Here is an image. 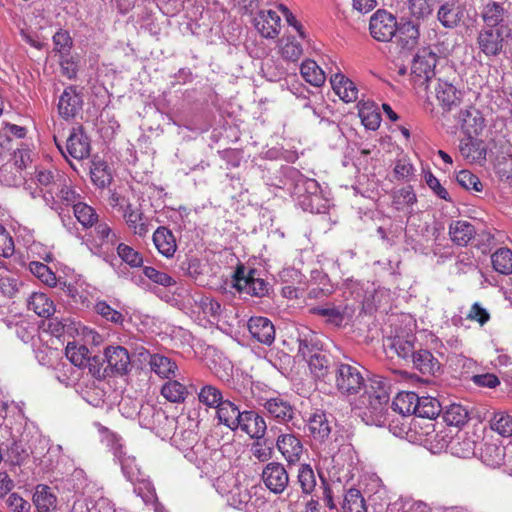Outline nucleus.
<instances>
[{
  "mask_svg": "<svg viewBox=\"0 0 512 512\" xmlns=\"http://www.w3.org/2000/svg\"><path fill=\"white\" fill-rule=\"evenodd\" d=\"M390 395L385 379L375 376L361 396V417L366 424L381 426L386 420Z\"/></svg>",
  "mask_w": 512,
  "mask_h": 512,
  "instance_id": "nucleus-1",
  "label": "nucleus"
},
{
  "mask_svg": "<svg viewBox=\"0 0 512 512\" xmlns=\"http://www.w3.org/2000/svg\"><path fill=\"white\" fill-rule=\"evenodd\" d=\"M294 185V195L298 204L304 211L310 213H324L328 208L327 199L322 195L319 183L315 179L307 178L298 173Z\"/></svg>",
  "mask_w": 512,
  "mask_h": 512,
  "instance_id": "nucleus-2",
  "label": "nucleus"
},
{
  "mask_svg": "<svg viewBox=\"0 0 512 512\" xmlns=\"http://www.w3.org/2000/svg\"><path fill=\"white\" fill-rule=\"evenodd\" d=\"M333 371L335 387L341 395L355 396L365 387V379L359 365L336 363Z\"/></svg>",
  "mask_w": 512,
  "mask_h": 512,
  "instance_id": "nucleus-3",
  "label": "nucleus"
},
{
  "mask_svg": "<svg viewBox=\"0 0 512 512\" xmlns=\"http://www.w3.org/2000/svg\"><path fill=\"white\" fill-rule=\"evenodd\" d=\"M234 287L239 292H245L251 296L263 297L269 291V283L259 277L256 269L246 272L243 265H239L234 273Z\"/></svg>",
  "mask_w": 512,
  "mask_h": 512,
  "instance_id": "nucleus-4",
  "label": "nucleus"
},
{
  "mask_svg": "<svg viewBox=\"0 0 512 512\" xmlns=\"http://www.w3.org/2000/svg\"><path fill=\"white\" fill-rule=\"evenodd\" d=\"M438 61L437 54L430 48L420 49L412 62V75L420 84H427L435 75V67Z\"/></svg>",
  "mask_w": 512,
  "mask_h": 512,
  "instance_id": "nucleus-5",
  "label": "nucleus"
},
{
  "mask_svg": "<svg viewBox=\"0 0 512 512\" xmlns=\"http://www.w3.org/2000/svg\"><path fill=\"white\" fill-rule=\"evenodd\" d=\"M369 30L375 40L388 42L397 33L396 18L385 10H377L370 18Z\"/></svg>",
  "mask_w": 512,
  "mask_h": 512,
  "instance_id": "nucleus-6",
  "label": "nucleus"
},
{
  "mask_svg": "<svg viewBox=\"0 0 512 512\" xmlns=\"http://www.w3.org/2000/svg\"><path fill=\"white\" fill-rule=\"evenodd\" d=\"M477 46L486 57H497L503 51L505 40L501 28L483 27L477 35Z\"/></svg>",
  "mask_w": 512,
  "mask_h": 512,
  "instance_id": "nucleus-7",
  "label": "nucleus"
},
{
  "mask_svg": "<svg viewBox=\"0 0 512 512\" xmlns=\"http://www.w3.org/2000/svg\"><path fill=\"white\" fill-rule=\"evenodd\" d=\"M261 477L265 486L274 494H281L289 484L288 472L279 462L268 463L264 467Z\"/></svg>",
  "mask_w": 512,
  "mask_h": 512,
  "instance_id": "nucleus-8",
  "label": "nucleus"
},
{
  "mask_svg": "<svg viewBox=\"0 0 512 512\" xmlns=\"http://www.w3.org/2000/svg\"><path fill=\"white\" fill-rule=\"evenodd\" d=\"M261 405L266 415L280 424L290 422L295 416L293 405L281 396L265 399Z\"/></svg>",
  "mask_w": 512,
  "mask_h": 512,
  "instance_id": "nucleus-9",
  "label": "nucleus"
},
{
  "mask_svg": "<svg viewBox=\"0 0 512 512\" xmlns=\"http://www.w3.org/2000/svg\"><path fill=\"white\" fill-rule=\"evenodd\" d=\"M109 376L125 375L131 366L130 355L123 346H108L104 350Z\"/></svg>",
  "mask_w": 512,
  "mask_h": 512,
  "instance_id": "nucleus-10",
  "label": "nucleus"
},
{
  "mask_svg": "<svg viewBox=\"0 0 512 512\" xmlns=\"http://www.w3.org/2000/svg\"><path fill=\"white\" fill-rule=\"evenodd\" d=\"M82 106L83 97L81 93L77 91L76 87L69 86L59 97L58 113L65 120L73 119L82 110Z\"/></svg>",
  "mask_w": 512,
  "mask_h": 512,
  "instance_id": "nucleus-11",
  "label": "nucleus"
},
{
  "mask_svg": "<svg viewBox=\"0 0 512 512\" xmlns=\"http://www.w3.org/2000/svg\"><path fill=\"white\" fill-rule=\"evenodd\" d=\"M239 428L251 439L261 440L267 431V424L263 416L254 410H245L239 421Z\"/></svg>",
  "mask_w": 512,
  "mask_h": 512,
  "instance_id": "nucleus-12",
  "label": "nucleus"
},
{
  "mask_svg": "<svg viewBox=\"0 0 512 512\" xmlns=\"http://www.w3.org/2000/svg\"><path fill=\"white\" fill-rule=\"evenodd\" d=\"M67 153L78 160L85 159L90 154V142L82 126L73 127L66 141Z\"/></svg>",
  "mask_w": 512,
  "mask_h": 512,
  "instance_id": "nucleus-13",
  "label": "nucleus"
},
{
  "mask_svg": "<svg viewBox=\"0 0 512 512\" xmlns=\"http://www.w3.org/2000/svg\"><path fill=\"white\" fill-rule=\"evenodd\" d=\"M250 334L258 342L271 345L275 340V328L273 323L266 317H251L248 321Z\"/></svg>",
  "mask_w": 512,
  "mask_h": 512,
  "instance_id": "nucleus-14",
  "label": "nucleus"
},
{
  "mask_svg": "<svg viewBox=\"0 0 512 512\" xmlns=\"http://www.w3.org/2000/svg\"><path fill=\"white\" fill-rule=\"evenodd\" d=\"M307 428L314 440L324 442L332 431L331 420L326 412L316 410L309 416Z\"/></svg>",
  "mask_w": 512,
  "mask_h": 512,
  "instance_id": "nucleus-15",
  "label": "nucleus"
},
{
  "mask_svg": "<svg viewBox=\"0 0 512 512\" xmlns=\"http://www.w3.org/2000/svg\"><path fill=\"white\" fill-rule=\"evenodd\" d=\"M276 446L289 464L300 461L303 454V445L293 434H282L277 438Z\"/></svg>",
  "mask_w": 512,
  "mask_h": 512,
  "instance_id": "nucleus-16",
  "label": "nucleus"
},
{
  "mask_svg": "<svg viewBox=\"0 0 512 512\" xmlns=\"http://www.w3.org/2000/svg\"><path fill=\"white\" fill-rule=\"evenodd\" d=\"M457 122L466 136L478 135L484 127V118L480 111L473 107L460 110Z\"/></svg>",
  "mask_w": 512,
  "mask_h": 512,
  "instance_id": "nucleus-17",
  "label": "nucleus"
},
{
  "mask_svg": "<svg viewBox=\"0 0 512 512\" xmlns=\"http://www.w3.org/2000/svg\"><path fill=\"white\" fill-rule=\"evenodd\" d=\"M281 18L273 10L260 11L255 18V26L265 38H275L280 33Z\"/></svg>",
  "mask_w": 512,
  "mask_h": 512,
  "instance_id": "nucleus-18",
  "label": "nucleus"
},
{
  "mask_svg": "<svg viewBox=\"0 0 512 512\" xmlns=\"http://www.w3.org/2000/svg\"><path fill=\"white\" fill-rule=\"evenodd\" d=\"M450 240L457 246H467L476 235L475 227L465 220H453L449 224Z\"/></svg>",
  "mask_w": 512,
  "mask_h": 512,
  "instance_id": "nucleus-19",
  "label": "nucleus"
},
{
  "mask_svg": "<svg viewBox=\"0 0 512 512\" xmlns=\"http://www.w3.org/2000/svg\"><path fill=\"white\" fill-rule=\"evenodd\" d=\"M459 151L469 162H481L486 159L485 143L473 136H466L460 140Z\"/></svg>",
  "mask_w": 512,
  "mask_h": 512,
  "instance_id": "nucleus-20",
  "label": "nucleus"
},
{
  "mask_svg": "<svg viewBox=\"0 0 512 512\" xmlns=\"http://www.w3.org/2000/svg\"><path fill=\"white\" fill-rule=\"evenodd\" d=\"M243 411H240L239 407L230 400H223L216 408L217 419L219 422L232 431L239 428L240 420Z\"/></svg>",
  "mask_w": 512,
  "mask_h": 512,
  "instance_id": "nucleus-21",
  "label": "nucleus"
},
{
  "mask_svg": "<svg viewBox=\"0 0 512 512\" xmlns=\"http://www.w3.org/2000/svg\"><path fill=\"white\" fill-rule=\"evenodd\" d=\"M117 241V234L107 223L97 222L95 224L92 235V244L95 248L108 252L116 246Z\"/></svg>",
  "mask_w": 512,
  "mask_h": 512,
  "instance_id": "nucleus-22",
  "label": "nucleus"
},
{
  "mask_svg": "<svg viewBox=\"0 0 512 512\" xmlns=\"http://www.w3.org/2000/svg\"><path fill=\"white\" fill-rule=\"evenodd\" d=\"M334 92L343 101L354 102L358 98V89L354 82L346 78L343 74L337 73L330 79Z\"/></svg>",
  "mask_w": 512,
  "mask_h": 512,
  "instance_id": "nucleus-23",
  "label": "nucleus"
},
{
  "mask_svg": "<svg viewBox=\"0 0 512 512\" xmlns=\"http://www.w3.org/2000/svg\"><path fill=\"white\" fill-rule=\"evenodd\" d=\"M151 371L163 379H172L176 377L178 366L171 358L162 354H152L149 358Z\"/></svg>",
  "mask_w": 512,
  "mask_h": 512,
  "instance_id": "nucleus-24",
  "label": "nucleus"
},
{
  "mask_svg": "<svg viewBox=\"0 0 512 512\" xmlns=\"http://www.w3.org/2000/svg\"><path fill=\"white\" fill-rule=\"evenodd\" d=\"M411 362L413 367L424 375H435L440 370L439 361L426 349L416 350Z\"/></svg>",
  "mask_w": 512,
  "mask_h": 512,
  "instance_id": "nucleus-25",
  "label": "nucleus"
},
{
  "mask_svg": "<svg viewBox=\"0 0 512 512\" xmlns=\"http://www.w3.org/2000/svg\"><path fill=\"white\" fill-rule=\"evenodd\" d=\"M435 94L441 106L448 111L460 101V93L456 87L441 79L437 80Z\"/></svg>",
  "mask_w": 512,
  "mask_h": 512,
  "instance_id": "nucleus-26",
  "label": "nucleus"
},
{
  "mask_svg": "<svg viewBox=\"0 0 512 512\" xmlns=\"http://www.w3.org/2000/svg\"><path fill=\"white\" fill-rule=\"evenodd\" d=\"M153 242L159 253L172 257L177 249L173 233L166 227H158L153 234Z\"/></svg>",
  "mask_w": 512,
  "mask_h": 512,
  "instance_id": "nucleus-27",
  "label": "nucleus"
},
{
  "mask_svg": "<svg viewBox=\"0 0 512 512\" xmlns=\"http://www.w3.org/2000/svg\"><path fill=\"white\" fill-rule=\"evenodd\" d=\"M463 12L459 6L453 2L442 4L437 12V19L441 25L447 29H453L461 21Z\"/></svg>",
  "mask_w": 512,
  "mask_h": 512,
  "instance_id": "nucleus-28",
  "label": "nucleus"
},
{
  "mask_svg": "<svg viewBox=\"0 0 512 512\" xmlns=\"http://www.w3.org/2000/svg\"><path fill=\"white\" fill-rule=\"evenodd\" d=\"M397 33L402 47L412 49L420 36L419 24L411 20L397 24Z\"/></svg>",
  "mask_w": 512,
  "mask_h": 512,
  "instance_id": "nucleus-29",
  "label": "nucleus"
},
{
  "mask_svg": "<svg viewBox=\"0 0 512 512\" xmlns=\"http://www.w3.org/2000/svg\"><path fill=\"white\" fill-rule=\"evenodd\" d=\"M480 457L486 465L498 467L504 461L505 448L494 442H485L480 447Z\"/></svg>",
  "mask_w": 512,
  "mask_h": 512,
  "instance_id": "nucleus-30",
  "label": "nucleus"
},
{
  "mask_svg": "<svg viewBox=\"0 0 512 512\" xmlns=\"http://www.w3.org/2000/svg\"><path fill=\"white\" fill-rule=\"evenodd\" d=\"M506 13L507 10L503 3L490 1L484 6L481 17L486 24L485 27L498 28L497 26L504 20Z\"/></svg>",
  "mask_w": 512,
  "mask_h": 512,
  "instance_id": "nucleus-31",
  "label": "nucleus"
},
{
  "mask_svg": "<svg viewBox=\"0 0 512 512\" xmlns=\"http://www.w3.org/2000/svg\"><path fill=\"white\" fill-rule=\"evenodd\" d=\"M418 397L419 396L414 392H400L392 402V409L401 415L415 414Z\"/></svg>",
  "mask_w": 512,
  "mask_h": 512,
  "instance_id": "nucleus-32",
  "label": "nucleus"
},
{
  "mask_svg": "<svg viewBox=\"0 0 512 512\" xmlns=\"http://www.w3.org/2000/svg\"><path fill=\"white\" fill-rule=\"evenodd\" d=\"M33 502L38 512H49L56 508L57 498L49 486L38 485L33 495Z\"/></svg>",
  "mask_w": 512,
  "mask_h": 512,
  "instance_id": "nucleus-33",
  "label": "nucleus"
},
{
  "mask_svg": "<svg viewBox=\"0 0 512 512\" xmlns=\"http://www.w3.org/2000/svg\"><path fill=\"white\" fill-rule=\"evenodd\" d=\"M28 309L43 318H49L55 311L53 302L44 293H33L28 299Z\"/></svg>",
  "mask_w": 512,
  "mask_h": 512,
  "instance_id": "nucleus-34",
  "label": "nucleus"
},
{
  "mask_svg": "<svg viewBox=\"0 0 512 512\" xmlns=\"http://www.w3.org/2000/svg\"><path fill=\"white\" fill-rule=\"evenodd\" d=\"M450 451L460 458H469L476 452V442L466 433H461L450 444Z\"/></svg>",
  "mask_w": 512,
  "mask_h": 512,
  "instance_id": "nucleus-35",
  "label": "nucleus"
},
{
  "mask_svg": "<svg viewBox=\"0 0 512 512\" xmlns=\"http://www.w3.org/2000/svg\"><path fill=\"white\" fill-rule=\"evenodd\" d=\"M300 73L307 83L315 87H320L325 83V73L314 60L308 59L302 62Z\"/></svg>",
  "mask_w": 512,
  "mask_h": 512,
  "instance_id": "nucleus-36",
  "label": "nucleus"
},
{
  "mask_svg": "<svg viewBox=\"0 0 512 512\" xmlns=\"http://www.w3.org/2000/svg\"><path fill=\"white\" fill-rule=\"evenodd\" d=\"M442 412L440 402L430 396L418 397L415 415L430 420L435 419Z\"/></svg>",
  "mask_w": 512,
  "mask_h": 512,
  "instance_id": "nucleus-37",
  "label": "nucleus"
},
{
  "mask_svg": "<svg viewBox=\"0 0 512 512\" xmlns=\"http://www.w3.org/2000/svg\"><path fill=\"white\" fill-rule=\"evenodd\" d=\"M161 395L169 402L180 403L186 399L188 391L184 384L177 380L169 379L162 386Z\"/></svg>",
  "mask_w": 512,
  "mask_h": 512,
  "instance_id": "nucleus-38",
  "label": "nucleus"
},
{
  "mask_svg": "<svg viewBox=\"0 0 512 512\" xmlns=\"http://www.w3.org/2000/svg\"><path fill=\"white\" fill-rule=\"evenodd\" d=\"M493 269L501 274H512V251L500 248L491 255Z\"/></svg>",
  "mask_w": 512,
  "mask_h": 512,
  "instance_id": "nucleus-39",
  "label": "nucleus"
},
{
  "mask_svg": "<svg viewBox=\"0 0 512 512\" xmlns=\"http://www.w3.org/2000/svg\"><path fill=\"white\" fill-rule=\"evenodd\" d=\"M124 219L128 228L139 237L146 236L150 230L149 220L142 211L124 215Z\"/></svg>",
  "mask_w": 512,
  "mask_h": 512,
  "instance_id": "nucleus-40",
  "label": "nucleus"
},
{
  "mask_svg": "<svg viewBox=\"0 0 512 512\" xmlns=\"http://www.w3.org/2000/svg\"><path fill=\"white\" fill-rule=\"evenodd\" d=\"M73 212L79 223L84 228H90L98 222V214L91 206L83 202H77L73 207Z\"/></svg>",
  "mask_w": 512,
  "mask_h": 512,
  "instance_id": "nucleus-41",
  "label": "nucleus"
},
{
  "mask_svg": "<svg viewBox=\"0 0 512 512\" xmlns=\"http://www.w3.org/2000/svg\"><path fill=\"white\" fill-rule=\"evenodd\" d=\"M342 509L343 512H367L361 492L355 488L349 489L344 496Z\"/></svg>",
  "mask_w": 512,
  "mask_h": 512,
  "instance_id": "nucleus-42",
  "label": "nucleus"
},
{
  "mask_svg": "<svg viewBox=\"0 0 512 512\" xmlns=\"http://www.w3.org/2000/svg\"><path fill=\"white\" fill-rule=\"evenodd\" d=\"M66 357L77 367H86L89 350L85 345L69 342L66 346Z\"/></svg>",
  "mask_w": 512,
  "mask_h": 512,
  "instance_id": "nucleus-43",
  "label": "nucleus"
},
{
  "mask_svg": "<svg viewBox=\"0 0 512 512\" xmlns=\"http://www.w3.org/2000/svg\"><path fill=\"white\" fill-rule=\"evenodd\" d=\"M311 312L313 314L319 315L325 320L334 325V326H340L344 320V313L343 311L335 307L332 304H326L324 306H317L311 309Z\"/></svg>",
  "mask_w": 512,
  "mask_h": 512,
  "instance_id": "nucleus-44",
  "label": "nucleus"
},
{
  "mask_svg": "<svg viewBox=\"0 0 512 512\" xmlns=\"http://www.w3.org/2000/svg\"><path fill=\"white\" fill-rule=\"evenodd\" d=\"M491 429L503 437L512 436V415L505 411L494 413L490 421Z\"/></svg>",
  "mask_w": 512,
  "mask_h": 512,
  "instance_id": "nucleus-45",
  "label": "nucleus"
},
{
  "mask_svg": "<svg viewBox=\"0 0 512 512\" xmlns=\"http://www.w3.org/2000/svg\"><path fill=\"white\" fill-rule=\"evenodd\" d=\"M298 483L302 493L310 495L316 487V476L309 464H302L298 470Z\"/></svg>",
  "mask_w": 512,
  "mask_h": 512,
  "instance_id": "nucleus-46",
  "label": "nucleus"
},
{
  "mask_svg": "<svg viewBox=\"0 0 512 512\" xmlns=\"http://www.w3.org/2000/svg\"><path fill=\"white\" fill-rule=\"evenodd\" d=\"M468 411L459 404H452L443 412V420L449 426H460L466 423Z\"/></svg>",
  "mask_w": 512,
  "mask_h": 512,
  "instance_id": "nucleus-47",
  "label": "nucleus"
},
{
  "mask_svg": "<svg viewBox=\"0 0 512 512\" xmlns=\"http://www.w3.org/2000/svg\"><path fill=\"white\" fill-rule=\"evenodd\" d=\"M29 270L49 287H55L57 285L55 273L46 264L32 261L29 264Z\"/></svg>",
  "mask_w": 512,
  "mask_h": 512,
  "instance_id": "nucleus-48",
  "label": "nucleus"
},
{
  "mask_svg": "<svg viewBox=\"0 0 512 512\" xmlns=\"http://www.w3.org/2000/svg\"><path fill=\"white\" fill-rule=\"evenodd\" d=\"M198 399L207 407L217 408L223 401V396L217 387L213 385H205L198 393Z\"/></svg>",
  "mask_w": 512,
  "mask_h": 512,
  "instance_id": "nucleus-49",
  "label": "nucleus"
},
{
  "mask_svg": "<svg viewBox=\"0 0 512 512\" xmlns=\"http://www.w3.org/2000/svg\"><path fill=\"white\" fill-rule=\"evenodd\" d=\"M308 364L311 373L319 379L324 378L330 369L329 359L321 353H314L313 355H310Z\"/></svg>",
  "mask_w": 512,
  "mask_h": 512,
  "instance_id": "nucleus-50",
  "label": "nucleus"
},
{
  "mask_svg": "<svg viewBox=\"0 0 512 512\" xmlns=\"http://www.w3.org/2000/svg\"><path fill=\"white\" fill-rule=\"evenodd\" d=\"M410 14L416 19H425L433 12L434 0H407Z\"/></svg>",
  "mask_w": 512,
  "mask_h": 512,
  "instance_id": "nucleus-51",
  "label": "nucleus"
},
{
  "mask_svg": "<svg viewBox=\"0 0 512 512\" xmlns=\"http://www.w3.org/2000/svg\"><path fill=\"white\" fill-rule=\"evenodd\" d=\"M416 202V195L412 187H404L393 195V205L397 210H406Z\"/></svg>",
  "mask_w": 512,
  "mask_h": 512,
  "instance_id": "nucleus-52",
  "label": "nucleus"
},
{
  "mask_svg": "<svg viewBox=\"0 0 512 512\" xmlns=\"http://www.w3.org/2000/svg\"><path fill=\"white\" fill-rule=\"evenodd\" d=\"M280 53L284 60L297 62L303 55V48L295 38L288 37L286 42L281 46Z\"/></svg>",
  "mask_w": 512,
  "mask_h": 512,
  "instance_id": "nucleus-53",
  "label": "nucleus"
},
{
  "mask_svg": "<svg viewBox=\"0 0 512 512\" xmlns=\"http://www.w3.org/2000/svg\"><path fill=\"white\" fill-rule=\"evenodd\" d=\"M391 348L399 357L410 361L416 352L413 339L411 338L396 337L392 341Z\"/></svg>",
  "mask_w": 512,
  "mask_h": 512,
  "instance_id": "nucleus-54",
  "label": "nucleus"
},
{
  "mask_svg": "<svg viewBox=\"0 0 512 512\" xmlns=\"http://www.w3.org/2000/svg\"><path fill=\"white\" fill-rule=\"evenodd\" d=\"M59 183L54 189V194L67 206L74 207L77 202H80V195L77 194L69 186L65 185V179L59 178Z\"/></svg>",
  "mask_w": 512,
  "mask_h": 512,
  "instance_id": "nucleus-55",
  "label": "nucleus"
},
{
  "mask_svg": "<svg viewBox=\"0 0 512 512\" xmlns=\"http://www.w3.org/2000/svg\"><path fill=\"white\" fill-rule=\"evenodd\" d=\"M86 367H88L89 373L96 379L110 377L105 355L103 357L99 355H95L93 357L89 356Z\"/></svg>",
  "mask_w": 512,
  "mask_h": 512,
  "instance_id": "nucleus-56",
  "label": "nucleus"
},
{
  "mask_svg": "<svg viewBox=\"0 0 512 512\" xmlns=\"http://www.w3.org/2000/svg\"><path fill=\"white\" fill-rule=\"evenodd\" d=\"M117 254L125 263L131 267H140L143 263L141 254L124 243L117 245Z\"/></svg>",
  "mask_w": 512,
  "mask_h": 512,
  "instance_id": "nucleus-57",
  "label": "nucleus"
},
{
  "mask_svg": "<svg viewBox=\"0 0 512 512\" xmlns=\"http://www.w3.org/2000/svg\"><path fill=\"white\" fill-rule=\"evenodd\" d=\"M457 183L466 190H474L480 192L483 185L479 178L468 170H462L456 175Z\"/></svg>",
  "mask_w": 512,
  "mask_h": 512,
  "instance_id": "nucleus-58",
  "label": "nucleus"
},
{
  "mask_svg": "<svg viewBox=\"0 0 512 512\" xmlns=\"http://www.w3.org/2000/svg\"><path fill=\"white\" fill-rule=\"evenodd\" d=\"M95 311L104 319L114 324H122L124 320L123 315L119 311L113 309L106 301L103 300L98 301L95 304Z\"/></svg>",
  "mask_w": 512,
  "mask_h": 512,
  "instance_id": "nucleus-59",
  "label": "nucleus"
},
{
  "mask_svg": "<svg viewBox=\"0 0 512 512\" xmlns=\"http://www.w3.org/2000/svg\"><path fill=\"white\" fill-rule=\"evenodd\" d=\"M143 273L149 280L164 287H169L176 283L175 280H173V278L167 273L158 271L151 266L144 267Z\"/></svg>",
  "mask_w": 512,
  "mask_h": 512,
  "instance_id": "nucleus-60",
  "label": "nucleus"
},
{
  "mask_svg": "<svg viewBox=\"0 0 512 512\" xmlns=\"http://www.w3.org/2000/svg\"><path fill=\"white\" fill-rule=\"evenodd\" d=\"M3 501L12 512H29L31 508L30 503L17 493H10Z\"/></svg>",
  "mask_w": 512,
  "mask_h": 512,
  "instance_id": "nucleus-61",
  "label": "nucleus"
},
{
  "mask_svg": "<svg viewBox=\"0 0 512 512\" xmlns=\"http://www.w3.org/2000/svg\"><path fill=\"white\" fill-rule=\"evenodd\" d=\"M15 251V245L12 236L6 228L0 224V256L9 258Z\"/></svg>",
  "mask_w": 512,
  "mask_h": 512,
  "instance_id": "nucleus-62",
  "label": "nucleus"
},
{
  "mask_svg": "<svg viewBox=\"0 0 512 512\" xmlns=\"http://www.w3.org/2000/svg\"><path fill=\"white\" fill-rule=\"evenodd\" d=\"M36 180L39 185L47 188V192L54 195V189L58 185V179H55L54 174L51 171L40 169L36 171Z\"/></svg>",
  "mask_w": 512,
  "mask_h": 512,
  "instance_id": "nucleus-63",
  "label": "nucleus"
},
{
  "mask_svg": "<svg viewBox=\"0 0 512 512\" xmlns=\"http://www.w3.org/2000/svg\"><path fill=\"white\" fill-rule=\"evenodd\" d=\"M54 50L64 54L68 53L72 46V39L67 31L59 30L53 36Z\"/></svg>",
  "mask_w": 512,
  "mask_h": 512,
  "instance_id": "nucleus-64",
  "label": "nucleus"
}]
</instances>
